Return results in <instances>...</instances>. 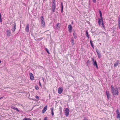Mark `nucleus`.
<instances>
[{"instance_id":"obj_1","label":"nucleus","mask_w":120,"mask_h":120,"mask_svg":"<svg viewBox=\"0 0 120 120\" xmlns=\"http://www.w3.org/2000/svg\"><path fill=\"white\" fill-rule=\"evenodd\" d=\"M111 86V91L113 96H114L115 95H118L119 94L118 88L117 87L114 88L112 85Z\"/></svg>"},{"instance_id":"obj_2","label":"nucleus","mask_w":120,"mask_h":120,"mask_svg":"<svg viewBox=\"0 0 120 120\" xmlns=\"http://www.w3.org/2000/svg\"><path fill=\"white\" fill-rule=\"evenodd\" d=\"M52 12L53 13L54 12L56 8L55 0H52Z\"/></svg>"},{"instance_id":"obj_3","label":"nucleus","mask_w":120,"mask_h":120,"mask_svg":"<svg viewBox=\"0 0 120 120\" xmlns=\"http://www.w3.org/2000/svg\"><path fill=\"white\" fill-rule=\"evenodd\" d=\"M40 18L41 21V26L44 27L45 26V24L43 16H42Z\"/></svg>"},{"instance_id":"obj_4","label":"nucleus","mask_w":120,"mask_h":120,"mask_svg":"<svg viewBox=\"0 0 120 120\" xmlns=\"http://www.w3.org/2000/svg\"><path fill=\"white\" fill-rule=\"evenodd\" d=\"M69 109L68 108H66L64 110V114L66 116H68L69 114Z\"/></svg>"},{"instance_id":"obj_5","label":"nucleus","mask_w":120,"mask_h":120,"mask_svg":"<svg viewBox=\"0 0 120 120\" xmlns=\"http://www.w3.org/2000/svg\"><path fill=\"white\" fill-rule=\"evenodd\" d=\"M92 61H93V64L94 66H95L97 68H98V65L96 60L95 61L94 60L93 58L92 59Z\"/></svg>"},{"instance_id":"obj_6","label":"nucleus","mask_w":120,"mask_h":120,"mask_svg":"<svg viewBox=\"0 0 120 120\" xmlns=\"http://www.w3.org/2000/svg\"><path fill=\"white\" fill-rule=\"evenodd\" d=\"M102 15H100V18H98V23L99 24V25H100L101 24V22H102L103 21V19L102 17Z\"/></svg>"},{"instance_id":"obj_7","label":"nucleus","mask_w":120,"mask_h":120,"mask_svg":"<svg viewBox=\"0 0 120 120\" xmlns=\"http://www.w3.org/2000/svg\"><path fill=\"white\" fill-rule=\"evenodd\" d=\"M96 51L97 53L98 57L99 58H100L101 57V53L99 52V50L97 48H96Z\"/></svg>"},{"instance_id":"obj_8","label":"nucleus","mask_w":120,"mask_h":120,"mask_svg":"<svg viewBox=\"0 0 120 120\" xmlns=\"http://www.w3.org/2000/svg\"><path fill=\"white\" fill-rule=\"evenodd\" d=\"M63 91V89L62 87H60L58 88V92L59 94H61Z\"/></svg>"},{"instance_id":"obj_9","label":"nucleus","mask_w":120,"mask_h":120,"mask_svg":"<svg viewBox=\"0 0 120 120\" xmlns=\"http://www.w3.org/2000/svg\"><path fill=\"white\" fill-rule=\"evenodd\" d=\"M116 114H117L116 117L117 118H120V113L119 112V109H117L116 111Z\"/></svg>"},{"instance_id":"obj_10","label":"nucleus","mask_w":120,"mask_h":120,"mask_svg":"<svg viewBox=\"0 0 120 120\" xmlns=\"http://www.w3.org/2000/svg\"><path fill=\"white\" fill-rule=\"evenodd\" d=\"M68 31L70 33H71L72 31V27L71 25H69L68 27Z\"/></svg>"},{"instance_id":"obj_11","label":"nucleus","mask_w":120,"mask_h":120,"mask_svg":"<svg viewBox=\"0 0 120 120\" xmlns=\"http://www.w3.org/2000/svg\"><path fill=\"white\" fill-rule=\"evenodd\" d=\"M106 93L107 96V98L108 99H109L110 96V94L109 93V91L106 90Z\"/></svg>"},{"instance_id":"obj_12","label":"nucleus","mask_w":120,"mask_h":120,"mask_svg":"<svg viewBox=\"0 0 120 120\" xmlns=\"http://www.w3.org/2000/svg\"><path fill=\"white\" fill-rule=\"evenodd\" d=\"M47 105H45V106L44 107L43 109V110L42 111V113H45V112L47 110Z\"/></svg>"},{"instance_id":"obj_13","label":"nucleus","mask_w":120,"mask_h":120,"mask_svg":"<svg viewBox=\"0 0 120 120\" xmlns=\"http://www.w3.org/2000/svg\"><path fill=\"white\" fill-rule=\"evenodd\" d=\"M30 79L31 80H34V77L32 74L31 73H30L29 74Z\"/></svg>"},{"instance_id":"obj_14","label":"nucleus","mask_w":120,"mask_h":120,"mask_svg":"<svg viewBox=\"0 0 120 120\" xmlns=\"http://www.w3.org/2000/svg\"><path fill=\"white\" fill-rule=\"evenodd\" d=\"M25 30L27 32H28L29 31V24H28L26 25V26L25 28Z\"/></svg>"},{"instance_id":"obj_15","label":"nucleus","mask_w":120,"mask_h":120,"mask_svg":"<svg viewBox=\"0 0 120 120\" xmlns=\"http://www.w3.org/2000/svg\"><path fill=\"white\" fill-rule=\"evenodd\" d=\"M16 24L15 23H14V24H13V28L11 29L12 31L13 32H14L15 31V30L16 28Z\"/></svg>"},{"instance_id":"obj_16","label":"nucleus","mask_w":120,"mask_h":120,"mask_svg":"<svg viewBox=\"0 0 120 120\" xmlns=\"http://www.w3.org/2000/svg\"><path fill=\"white\" fill-rule=\"evenodd\" d=\"M120 63L119 62V61L117 60L114 63V66L115 67H116Z\"/></svg>"},{"instance_id":"obj_17","label":"nucleus","mask_w":120,"mask_h":120,"mask_svg":"<svg viewBox=\"0 0 120 120\" xmlns=\"http://www.w3.org/2000/svg\"><path fill=\"white\" fill-rule=\"evenodd\" d=\"M6 32L8 36H9L11 34V32L10 31L8 30H7Z\"/></svg>"},{"instance_id":"obj_18","label":"nucleus","mask_w":120,"mask_h":120,"mask_svg":"<svg viewBox=\"0 0 120 120\" xmlns=\"http://www.w3.org/2000/svg\"><path fill=\"white\" fill-rule=\"evenodd\" d=\"M118 22V27L119 29H120V15L119 16Z\"/></svg>"},{"instance_id":"obj_19","label":"nucleus","mask_w":120,"mask_h":120,"mask_svg":"<svg viewBox=\"0 0 120 120\" xmlns=\"http://www.w3.org/2000/svg\"><path fill=\"white\" fill-rule=\"evenodd\" d=\"M61 12L62 13L63 12V4L62 2H61Z\"/></svg>"},{"instance_id":"obj_20","label":"nucleus","mask_w":120,"mask_h":120,"mask_svg":"<svg viewBox=\"0 0 120 120\" xmlns=\"http://www.w3.org/2000/svg\"><path fill=\"white\" fill-rule=\"evenodd\" d=\"M11 108L13 109H14L15 110H16L17 111H18V112L19 111V110L18 109L16 108L15 107H13V106H12V107H11Z\"/></svg>"},{"instance_id":"obj_21","label":"nucleus","mask_w":120,"mask_h":120,"mask_svg":"<svg viewBox=\"0 0 120 120\" xmlns=\"http://www.w3.org/2000/svg\"><path fill=\"white\" fill-rule=\"evenodd\" d=\"M51 110L52 113V116H53L54 115V113L53 112V108H52L51 109Z\"/></svg>"},{"instance_id":"obj_22","label":"nucleus","mask_w":120,"mask_h":120,"mask_svg":"<svg viewBox=\"0 0 120 120\" xmlns=\"http://www.w3.org/2000/svg\"><path fill=\"white\" fill-rule=\"evenodd\" d=\"M86 36L88 38H89V35L88 34V31L86 30Z\"/></svg>"},{"instance_id":"obj_23","label":"nucleus","mask_w":120,"mask_h":120,"mask_svg":"<svg viewBox=\"0 0 120 120\" xmlns=\"http://www.w3.org/2000/svg\"><path fill=\"white\" fill-rule=\"evenodd\" d=\"M90 44H91V45L92 47L93 48V49H94V46L92 43V42L93 41H92L91 40H90Z\"/></svg>"},{"instance_id":"obj_24","label":"nucleus","mask_w":120,"mask_h":120,"mask_svg":"<svg viewBox=\"0 0 120 120\" xmlns=\"http://www.w3.org/2000/svg\"><path fill=\"white\" fill-rule=\"evenodd\" d=\"M86 64H87V65L88 66L90 65V60H87Z\"/></svg>"},{"instance_id":"obj_25","label":"nucleus","mask_w":120,"mask_h":120,"mask_svg":"<svg viewBox=\"0 0 120 120\" xmlns=\"http://www.w3.org/2000/svg\"><path fill=\"white\" fill-rule=\"evenodd\" d=\"M23 120H32L30 118L25 117L23 119Z\"/></svg>"},{"instance_id":"obj_26","label":"nucleus","mask_w":120,"mask_h":120,"mask_svg":"<svg viewBox=\"0 0 120 120\" xmlns=\"http://www.w3.org/2000/svg\"><path fill=\"white\" fill-rule=\"evenodd\" d=\"M35 89L36 90H38L39 89V87L37 86H36L35 87Z\"/></svg>"},{"instance_id":"obj_27","label":"nucleus","mask_w":120,"mask_h":120,"mask_svg":"<svg viewBox=\"0 0 120 120\" xmlns=\"http://www.w3.org/2000/svg\"><path fill=\"white\" fill-rule=\"evenodd\" d=\"M45 50L47 52V53H48L49 54L50 53L49 52V50L48 49H47L46 48H45Z\"/></svg>"},{"instance_id":"obj_28","label":"nucleus","mask_w":120,"mask_h":120,"mask_svg":"<svg viewBox=\"0 0 120 120\" xmlns=\"http://www.w3.org/2000/svg\"><path fill=\"white\" fill-rule=\"evenodd\" d=\"M71 42L72 43V45H73L74 44V41L72 39Z\"/></svg>"},{"instance_id":"obj_29","label":"nucleus","mask_w":120,"mask_h":120,"mask_svg":"<svg viewBox=\"0 0 120 120\" xmlns=\"http://www.w3.org/2000/svg\"><path fill=\"white\" fill-rule=\"evenodd\" d=\"M99 12L100 14V15H102L101 12L100 10H99Z\"/></svg>"},{"instance_id":"obj_30","label":"nucleus","mask_w":120,"mask_h":120,"mask_svg":"<svg viewBox=\"0 0 120 120\" xmlns=\"http://www.w3.org/2000/svg\"><path fill=\"white\" fill-rule=\"evenodd\" d=\"M1 15H0V22H2V20L1 17Z\"/></svg>"},{"instance_id":"obj_31","label":"nucleus","mask_w":120,"mask_h":120,"mask_svg":"<svg viewBox=\"0 0 120 120\" xmlns=\"http://www.w3.org/2000/svg\"><path fill=\"white\" fill-rule=\"evenodd\" d=\"M101 25H102V26H103L104 27V26L103 22H101Z\"/></svg>"},{"instance_id":"obj_32","label":"nucleus","mask_w":120,"mask_h":120,"mask_svg":"<svg viewBox=\"0 0 120 120\" xmlns=\"http://www.w3.org/2000/svg\"><path fill=\"white\" fill-rule=\"evenodd\" d=\"M43 120H47V117H45L44 118V119Z\"/></svg>"},{"instance_id":"obj_33","label":"nucleus","mask_w":120,"mask_h":120,"mask_svg":"<svg viewBox=\"0 0 120 120\" xmlns=\"http://www.w3.org/2000/svg\"><path fill=\"white\" fill-rule=\"evenodd\" d=\"M35 98H37L38 99H39V98L38 96H36L35 97Z\"/></svg>"},{"instance_id":"obj_34","label":"nucleus","mask_w":120,"mask_h":120,"mask_svg":"<svg viewBox=\"0 0 120 120\" xmlns=\"http://www.w3.org/2000/svg\"><path fill=\"white\" fill-rule=\"evenodd\" d=\"M84 120H88V119L86 117H84Z\"/></svg>"},{"instance_id":"obj_35","label":"nucleus","mask_w":120,"mask_h":120,"mask_svg":"<svg viewBox=\"0 0 120 120\" xmlns=\"http://www.w3.org/2000/svg\"><path fill=\"white\" fill-rule=\"evenodd\" d=\"M42 39V38H40L39 39H38V40H41Z\"/></svg>"},{"instance_id":"obj_36","label":"nucleus","mask_w":120,"mask_h":120,"mask_svg":"<svg viewBox=\"0 0 120 120\" xmlns=\"http://www.w3.org/2000/svg\"><path fill=\"white\" fill-rule=\"evenodd\" d=\"M93 0V2H95L96 1V0Z\"/></svg>"},{"instance_id":"obj_37","label":"nucleus","mask_w":120,"mask_h":120,"mask_svg":"<svg viewBox=\"0 0 120 120\" xmlns=\"http://www.w3.org/2000/svg\"><path fill=\"white\" fill-rule=\"evenodd\" d=\"M39 85L40 86H41V85L40 82H39Z\"/></svg>"},{"instance_id":"obj_38","label":"nucleus","mask_w":120,"mask_h":120,"mask_svg":"<svg viewBox=\"0 0 120 120\" xmlns=\"http://www.w3.org/2000/svg\"><path fill=\"white\" fill-rule=\"evenodd\" d=\"M60 111L61 112V108H60Z\"/></svg>"},{"instance_id":"obj_39","label":"nucleus","mask_w":120,"mask_h":120,"mask_svg":"<svg viewBox=\"0 0 120 120\" xmlns=\"http://www.w3.org/2000/svg\"><path fill=\"white\" fill-rule=\"evenodd\" d=\"M59 24V23H57V24H56V25L57 26H58Z\"/></svg>"},{"instance_id":"obj_40","label":"nucleus","mask_w":120,"mask_h":120,"mask_svg":"<svg viewBox=\"0 0 120 120\" xmlns=\"http://www.w3.org/2000/svg\"><path fill=\"white\" fill-rule=\"evenodd\" d=\"M1 61L0 60V63H1Z\"/></svg>"},{"instance_id":"obj_41","label":"nucleus","mask_w":120,"mask_h":120,"mask_svg":"<svg viewBox=\"0 0 120 120\" xmlns=\"http://www.w3.org/2000/svg\"><path fill=\"white\" fill-rule=\"evenodd\" d=\"M3 97H1V98H0V99H1V98H2Z\"/></svg>"},{"instance_id":"obj_42","label":"nucleus","mask_w":120,"mask_h":120,"mask_svg":"<svg viewBox=\"0 0 120 120\" xmlns=\"http://www.w3.org/2000/svg\"><path fill=\"white\" fill-rule=\"evenodd\" d=\"M0 15H1V13H0Z\"/></svg>"},{"instance_id":"obj_43","label":"nucleus","mask_w":120,"mask_h":120,"mask_svg":"<svg viewBox=\"0 0 120 120\" xmlns=\"http://www.w3.org/2000/svg\"><path fill=\"white\" fill-rule=\"evenodd\" d=\"M119 120H120V119H119Z\"/></svg>"}]
</instances>
